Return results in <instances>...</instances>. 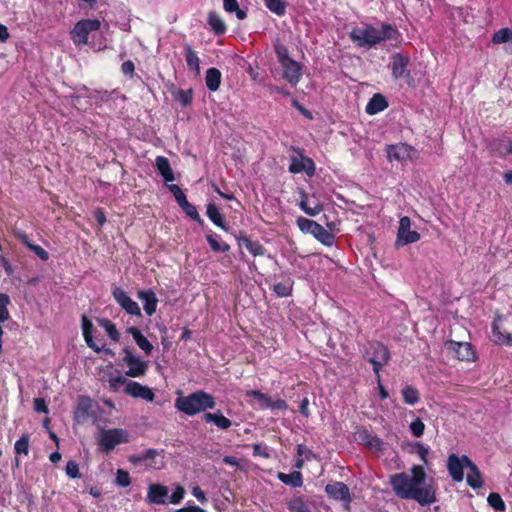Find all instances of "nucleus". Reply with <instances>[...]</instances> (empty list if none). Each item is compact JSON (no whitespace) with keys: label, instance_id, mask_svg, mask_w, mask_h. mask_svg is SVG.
Listing matches in <instances>:
<instances>
[{"label":"nucleus","instance_id":"obj_1","mask_svg":"<svg viewBox=\"0 0 512 512\" xmlns=\"http://www.w3.org/2000/svg\"><path fill=\"white\" fill-rule=\"evenodd\" d=\"M389 483L394 493L401 499H412L421 506H430L437 501L436 488L431 480L422 484L405 472L390 475Z\"/></svg>","mask_w":512,"mask_h":512},{"label":"nucleus","instance_id":"obj_2","mask_svg":"<svg viewBox=\"0 0 512 512\" xmlns=\"http://www.w3.org/2000/svg\"><path fill=\"white\" fill-rule=\"evenodd\" d=\"M350 38L360 47L371 48L386 40L398 43L400 33L396 27L389 24H382L379 29L371 25H364L353 28L350 32Z\"/></svg>","mask_w":512,"mask_h":512},{"label":"nucleus","instance_id":"obj_3","mask_svg":"<svg viewBox=\"0 0 512 512\" xmlns=\"http://www.w3.org/2000/svg\"><path fill=\"white\" fill-rule=\"evenodd\" d=\"M216 401L213 395L198 390L187 396H179L175 400V408L187 416H194L200 412L213 409Z\"/></svg>","mask_w":512,"mask_h":512},{"label":"nucleus","instance_id":"obj_4","mask_svg":"<svg viewBox=\"0 0 512 512\" xmlns=\"http://www.w3.org/2000/svg\"><path fill=\"white\" fill-rule=\"evenodd\" d=\"M364 358L373 365V371L375 375H378L382 367L388 364L390 352L383 343L373 341L366 350Z\"/></svg>","mask_w":512,"mask_h":512},{"label":"nucleus","instance_id":"obj_5","mask_svg":"<svg viewBox=\"0 0 512 512\" xmlns=\"http://www.w3.org/2000/svg\"><path fill=\"white\" fill-rule=\"evenodd\" d=\"M127 442H129L127 431L120 428H114L102 431L98 445L102 451L108 453L117 445Z\"/></svg>","mask_w":512,"mask_h":512},{"label":"nucleus","instance_id":"obj_6","mask_svg":"<svg viewBox=\"0 0 512 512\" xmlns=\"http://www.w3.org/2000/svg\"><path fill=\"white\" fill-rule=\"evenodd\" d=\"M128 461L135 466L145 463L146 467L149 469L159 470L165 466L164 457L160 456L159 451L154 448H149L141 453L130 455Z\"/></svg>","mask_w":512,"mask_h":512},{"label":"nucleus","instance_id":"obj_7","mask_svg":"<svg viewBox=\"0 0 512 512\" xmlns=\"http://www.w3.org/2000/svg\"><path fill=\"white\" fill-rule=\"evenodd\" d=\"M101 26L98 19H84L78 21L71 31V38L76 45H85L91 32L97 31Z\"/></svg>","mask_w":512,"mask_h":512},{"label":"nucleus","instance_id":"obj_8","mask_svg":"<svg viewBox=\"0 0 512 512\" xmlns=\"http://www.w3.org/2000/svg\"><path fill=\"white\" fill-rule=\"evenodd\" d=\"M387 158L390 162H407L413 161L418 158L419 153L417 149L406 143H397L388 145L386 148Z\"/></svg>","mask_w":512,"mask_h":512},{"label":"nucleus","instance_id":"obj_9","mask_svg":"<svg viewBox=\"0 0 512 512\" xmlns=\"http://www.w3.org/2000/svg\"><path fill=\"white\" fill-rule=\"evenodd\" d=\"M390 59L389 68L391 69L392 77L396 80L405 78L407 83L411 84L413 78L408 70L410 58L407 55L395 53L391 55Z\"/></svg>","mask_w":512,"mask_h":512},{"label":"nucleus","instance_id":"obj_10","mask_svg":"<svg viewBox=\"0 0 512 512\" xmlns=\"http://www.w3.org/2000/svg\"><path fill=\"white\" fill-rule=\"evenodd\" d=\"M123 353V363L128 367L126 375L132 378L144 376L148 369L147 362L135 356L129 347H125Z\"/></svg>","mask_w":512,"mask_h":512},{"label":"nucleus","instance_id":"obj_11","mask_svg":"<svg viewBox=\"0 0 512 512\" xmlns=\"http://www.w3.org/2000/svg\"><path fill=\"white\" fill-rule=\"evenodd\" d=\"M288 170L293 174L305 172L311 177L315 174L316 168L312 159L304 156L300 151H296V154L290 158Z\"/></svg>","mask_w":512,"mask_h":512},{"label":"nucleus","instance_id":"obj_12","mask_svg":"<svg viewBox=\"0 0 512 512\" xmlns=\"http://www.w3.org/2000/svg\"><path fill=\"white\" fill-rule=\"evenodd\" d=\"M420 235L417 231L411 230V220L408 216L400 218L398 233H397V245H407L418 241Z\"/></svg>","mask_w":512,"mask_h":512},{"label":"nucleus","instance_id":"obj_13","mask_svg":"<svg viewBox=\"0 0 512 512\" xmlns=\"http://www.w3.org/2000/svg\"><path fill=\"white\" fill-rule=\"evenodd\" d=\"M465 458L469 457L466 455H462L461 457H459L454 453L448 456L447 470L449 475L455 482H461L464 478V468H468V464L465 461Z\"/></svg>","mask_w":512,"mask_h":512},{"label":"nucleus","instance_id":"obj_14","mask_svg":"<svg viewBox=\"0 0 512 512\" xmlns=\"http://www.w3.org/2000/svg\"><path fill=\"white\" fill-rule=\"evenodd\" d=\"M283 78L293 87L301 80L303 74V66L294 59L280 65Z\"/></svg>","mask_w":512,"mask_h":512},{"label":"nucleus","instance_id":"obj_15","mask_svg":"<svg viewBox=\"0 0 512 512\" xmlns=\"http://www.w3.org/2000/svg\"><path fill=\"white\" fill-rule=\"evenodd\" d=\"M116 302L130 315L141 316L139 305L123 289L116 287L113 290Z\"/></svg>","mask_w":512,"mask_h":512},{"label":"nucleus","instance_id":"obj_16","mask_svg":"<svg viewBox=\"0 0 512 512\" xmlns=\"http://www.w3.org/2000/svg\"><path fill=\"white\" fill-rule=\"evenodd\" d=\"M446 346L447 349L453 351L457 359L461 361H473L475 359L476 353L472 344L469 342L449 341Z\"/></svg>","mask_w":512,"mask_h":512},{"label":"nucleus","instance_id":"obj_17","mask_svg":"<svg viewBox=\"0 0 512 512\" xmlns=\"http://www.w3.org/2000/svg\"><path fill=\"white\" fill-rule=\"evenodd\" d=\"M325 492L330 498L336 501L351 502L350 490L344 482L338 481L327 484L325 486Z\"/></svg>","mask_w":512,"mask_h":512},{"label":"nucleus","instance_id":"obj_18","mask_svg":"<svg viewBox=\"0 0 512 512\" xmlns=\"http://www.w3.org/2000/svg\"><path fill=\"white\" fill-rule=\"evenodd\" d=\"M124 392L133 398H141L150 402L155 398L152 389L135 381H129L124 387Z\"/></svg>","mask_w":512,"mask_h":512},{"label":"nucleus","instance_id":"obj_19","mask_svg":"<svg viewBox=\"0 0 512 512\" xmlns=\"http://www.w3.org/2000/svg\"><path fill=\"white\" fill-rule=\"evenodd\" d=\"M501 316L497 315L491 325L492 329V340L497 345L512 346V335L507 331L500 329L499 321Z\"/></svg>","mask_w":512,"mask_h":512},{"label":"nucleus","instance_id":"obj_20","mask_svg":"<svg viewBox=\"0 0 512 512\" xmlns=\"http://www.w3.org/2000/svg\"><path fill=\"white\" fill-rule=\"evenodd\" d=\"M168 492V488L162 484H151L148 487L147 499L153 504H165Z\"/></svg>","mask_w":512,"mask_h":512},{"label":"nucleus","instance_id":"obj_21","mask_svg":"<svg viewBox=\"0 0 512 512\" xmlns=\"http://www.w3.org/2000/svg\"><path fill=\"white\" fill-rule=\"evenodd\" d=\"M202 421L205 423H213L220 430H227L232 426V421L225 417L221 410L216 412H205L202 416Z\"/></svg>","mask_w":512,"mask_h":512},{"label":"nucleus","instance_id":"obj_22","mask_svg":"<svg viewBox=\"0 0 512 512\" xmlns=\"http://www.w3.org/2000/svg\"><path fill=\"white\" fill-rule=\"evenodd\" d=\"M468 464L469 473L467 474V484L473 489H480L483 487L484 482L482 480L481 472L477 465L472 462L470 458H465Z\"/></svg>","mask_w":512,"mask_h":512},{"label":"nucleus","instance_id":"obj_23","mask_svg":"<svg viewBox=\"0 0 512 512\" xmlns=\"http://www.w3.org/2000/svg\"><path fill=\"white\" fill-rule=\"evenodd\" d=\"M81 326H82L83 337H84V340H85L87 346L90 347L91 349H93L96 353H100L102 351V348L99 347L94 342L93 337H92V331L94 328L93 323L86 315H82Z\"/></svg>","mask_w":512,"mask_h":512},{"label":"nucleus","instance_id":"obj_24","mask_svg":"<svg viewBox=\"0 0 512 512\" xmlns=\"http://www.w3.org/2000/svg\"><path fill=\"white\" fill-rule=\"evenodd\" d=\"M127 333L132 335L134 341L146 355H150L153 351V345L148 339L142 334V332L135 326L127 328Z\"/></svg>","mask_w":512,"mask_h":512},{"label":"nucleus","instance_id":"obj_25","mask_svg":"<svg viewBox=\"0 0 512 512\" xmlns=\"http://www.w3.org/2000/svg\"><path fill=\"white\" fill-rule=\"evenodd\" d=\"M490 149L500 157L512 155V140L509 138L493 140L490 143Z\"/></svg>","mask_w":512,"mask_h":512},{"label":"nucleus","instance_id":"obj_26","mask_svg":"<svg viewBox=\"0 0 512 512\" xmlns=\"http://www.w3.org/2000/svg\"><path fill=\"white\" fill-rule=\"evenodd\" d=\"M388 107V102L381 94H374L366 105V113L375 115Z\"/></svg>","mask_w":512,"mask_h":512},{"label":"nucleus","instance_id":"obj_27","mask_svg":"<svg viewBox=\"0 0 512 512\" xmlns=\"http://www.w3.org/2000/svg\"><path fill=\"white\" fill-rule=\"evenodd\" d=\"M157 171L163 177L165 182L174 181V173L171 169L169 160L164 156H158L155 161Z\"/></svg>","mask_w":512,"mask_h":512},{"label":"nucleus","instance_id":"obj_28","mask_svg":"<svg viewBox=\"0 0 512 512\" xmlns=\"http://www.w3.org/2000/svg\"><path fill=\"white\" fill-rule=\"evenodd\" d=\"M277 478L285 485L299 488L303 485V476L300 471H293L289 474L279 472Z\"/></svg>","mask_w":512,"mask_h":512},{"label":"nucleus","instance_id":"obj_29","mask_svg":"<svg viewBox=\"0 0 512 512\" xmlns=\"http://www.w3.org/2000/svg\"><path fill=\"white\" fill-rule=\"evenodd\" d=\"M140 298L143 300L144 311L148 316H152L156 312L157 298L153 291L140 292Z\"/></svg>","mask_w":512,"mask_h":512},{"label":"nucleus","instance_id":"obj_30","mask_svg":"<svg viewBox=\"0 0 512 512\" xmlns=\"http://www.w3.org/2000/svg\"><path fill=\"white\" fill-rule=\"evenodd\" d=\"M300 208L309 216H316L318 215L323 207L322 205L317 201H311L306 197V195L303 193L301 201L299 203Z\"/></svg>","mask_w":512,"mask_h":512},{"label":"nucleus","instance_id":"obj_31","mask_svg":"<svg viewBox=\"0 0 512 512\" xmlns=\"http://www.w3.org/2000/svg\"><path fill=\"white\" fill-rule=\"evenodd\" d=\"M185 59L189 70L198 75L200 73V60L197 53L188 44L185 45Z\"/></svg>","mask_w":512,"mask_h":512},{"label":"nucleus","instance_id":"obj_32","mask_svg":"<svg viewBox=\"0 0 512 512\" xmlns=\"http://www.w3.org/2000/svg\"><path fill=\"white\" fill-rule=\"evenodd\" d=\"M206 86L210 91L218 90L221 84V73L217 68H209L205 76Z\"/></svg>","mask_w":512,"mask_h":512},{"label":"nucleus","instance_id":"obj_33","mask_svg":"<svg viewBox=\"0 0 512 512\" xmlns=\"http://www.w3.org/2000/svg\"><path fill=\"white\" fill-rule=\"evenodd\" d=\"M359 436L365 445L376 450L381 451L383 449V441L376 435H372L368 430L360 431Z\"/></svg>","mask_w":512,"mask_h":512},{"label":"nucleus","instance_id":"obj_34","mask_svg":"<svg viewBox=\"0 0 512 512\" xmlns=\"http://www.w3.org/2000/svg\"><path fill=\"white\" fill-rule=\"evenodd\" d=\"M206 213H207L208 218L213 222V224H215L216 226H218L222 229H226L224 217H223L222 213L220 212L219 208L215 204L209 203L207 205Z\"/></svg>","mask_w":512,"mask_h":512},{"label":"nucleus","instance_id":"obj_35","mask_svg":"<svg viewBox=\"0 0 512 512\" xmlns=\"http://www.w3.org/2000/svg\"><path fill=\"white\" fill-rule=\"evenodd\" d=\"M208 24L211 30L217 35H222L226 32V25L216 12H210L208 14Z\"/></svg>","mask_w":512,"mask_h":512},{"label":"nucleus","instance_id":"obj_36","mask_svg":"<svg viewBox=\"0 0 512 512\" xmlns=\"http://www.w3.org/2000/svg\"><path fill=\"white\" fill-rule=\"evenodd\" d=\"M30 450V435L24 433L14 444V451L16 456H28Z\"/></svg>","mask_w":512,"mask_h":512},{"label":"nucleus","instance_id":"obj_37","mask_svg":"<svg viewBox=\"0 0 512 512\" xmlns=\"http://www.w3.org/2000/svg\"><path fill=\"white\" fill-rule=\"evenodd\" d=\"M293 280L287 278L283 282H279L273 285V291L278 297H288L293 291Z\"/></svg>","mask_w":512,"mask_h":512},{"label":"nucleus","instance_id":"obj_38","mask_svg":"<svg viewBox=\"0 0 512 512\" xmlns=\"http://www.w3.org/2000/svg\"><path fill=\"white\" fill-rule=\"evenodd\" d=\"M411 447L410 453L417 454L422 461L423 465L428 464V455L430 453V448L425 446L422 442H414L409 445Z\"/></svg>","mask_w":512,"mask_h":512},{"label":"nucleus","instance_id":"obj_39","mask_svg":"<svg viewBox=\"0 0 512 512\" xmlns=\"http://www.w3.org/2000/svg\"><path fill=\"white\" fill-rule=\"evenodd\" d=\"M16 236L29 249V251L34 253L36 256H47L45 250L42 247L33 244L25 233L18 232Z\"/></svg>","mask_w":512,"mask_h":512},{"label":"nucleus","instance_id":"obj_40","mask_svg":"<svg viewBox=\"0 0 512 512\" xmlns=\"http://www.w3.org/2000/svg\"><path fill=\"white\" fill-rule=\"evenodd\" d=\"M402 396L404 402L409 405H415L420 400L419 391L411 385H407L402 389Z\"/></svg>","mask_w":512,"mask_h":512},{"label":"nucleus","instance_id":"obj_41","mask_svg":"<svg viewBox=\"0 0 512 512\" xmlns=\"http://www.w3.org/2000/svg\"><path fill=\"white\" fill-rule=\"evenodd\" d=\"M239 246L241 248L247 249V251L254 256H258L262 253V247L259 243L253 242L246 236H243L239 239Z\"/></svg>","mask_w":512,"mask_h":512},{"label":"nucleus","instance_id":"obj_42","mask_svg":"<svg viewBox=\"0 0 512 512\" xmlns=\"http://www.w3.org/2000/svg\"><path fill=\"white\" fill-rule=\"evenodd\" d=\"M290 512H311L303 497H294L287 503Z\"/></svg>","mask_w":512,"mask_h":512},{"label":"nucleus","instance_id":"obj_43","mask_svg":"<svg viewBox=\"0 0 512 512\" xmlns=\"http://www.w3.org/2000/svg\"><path fill=\"white\" fill-rule=\"evenodd\" d=\"M312 235L325 245H331L334 241L333 235L320 224L316 226Z\"/></svg>","mask_w":512,"mask_h":512},{"label":"nucleus","instance_id":"obj_44","mask_svg":"<svg viewBox=\"0 0 512 512\" xmlns=\"http://www.w3.org/2000/svg\"><path fill=\"white\" fill-rule=\"evenodd\" d=\"M98 323L100 326H102L107 335L109 336V338L115 342H118L119 339H120V333L119 331L117 330L116 326L114 323H112L110 320L108 319H99L98 320Z\"/></svg>","mask_w":512,"mask_h":512},{"label":"nucleus","instance_id":"obj_45","mask_svg":"<svg viewBox=\"0 0 512 512\" xmlns=\"http://www.w3.org/2000/svg\"><path fill=\"white\" fill-rule=\"evenodd\" d=\"M491 41L497 45L512 41V30L507 27L501 28L493 34Z\"/></svg>","mask_w":512,"mask_h":512},{"label":"nucleus","instance_id":"obj_46","mask_svg":"<svg viewBox=\"0 0 512 512\" xmlns=\"http://www.w3.org/2000/svg\"><path fill=\"white\" fill-rule=\"evenodd\" d=\"M223 7L226 12L236 13V17L239 20H243L246 18V12L239 8L238 1L237 0H223Z\"/></svg>","mask_w":512,"mask_h":512},{"label":"nucleus","instance_id":"obj_47","mask_svg":"<svg viewBox=\"0 0 512 512\" xmlns=\"http://www.w3.org/2000/svg\"><path fill=\"white\" fill-rule=\"evenodd\" d=\"M266 7L278 16L285 13L286 4L283 0H264Z\"/></svg>","mask_w":512,"mask_h":512},{"label":"nucleus","instance_id":"obj_48","mask_svg":"<svg viewBox=\"0 0 512 512\" xmlns=\"http://www.w3.org/2000/svg\"><path fill=\"white\" fill-rule=\"evenodd\" d=\"M10 304V298L7 294L0 293V323H4L10 318L7 306Z\"/></svg>","mask_w":512,"mask_h":512},{"label":"nucleus","instance_id":"obj_49","mask_svg":"<svg viewBox=\"0 0 512 512\" xmlns=\"http://www.w3.org/2000/svg\"><path fill=\"white\" fill-rule=\"evenodd\" d=\"M487 502L496 511H504L506 509L502 497L496 492H492L488 495Z\"/></svg>","mask_w":512,"mask_h":512},{"label":"nucleus","instance_id":"obj_50","mask_svg":"<svg viewBox=\"0 0 512 512\" xmlns=\"http://www.w3.org/2000/svg\"><path fill=\"white\" fill-rule=\"evenodd\" d=\"M247 396L257 400L263 409H267V405H269L272 400L267 394L260 390H250L247 392Z\"/></svg>","mask_w":512,"mask_h":512},{"label":"nucleus","instance_id":"obj_51","mask_svg":"<svg viewBox=\"0 0 512 512\" xmlns=\"http://www.w3.org/2000/svg\"><path fill=\"white\" fill-rule=\"evenodd\" d=\"M179 206L183 209V211L193 220L200 222V215L194 205L187 201V198L184 201L179 203Z\"/></svg>","mask_w":512,"mask_h":512},{"label":"nucleus","instance_id":"obj_52","mask_svg":"<svg viewBox=\"0 0 512 512\" xmlns=\"http://www.w3.org/2000/svg\"><path fill=\"white\" fill-rule=\"evenodd\" d=\"M297 225L302 232L312 234L318 223L304 217H299L297 219Z\"/></svg>","mask_w":512,"mask_h":512},{"label":"nucleus","instance_id":"obj_53","mask_svg":"<svg viewBox=\"0 0 512 512\" xmlns=\"http://www.w3.org/2000/svg\"><path fill=\"white\" fill-rule=\"evenodd\" d=\"M411 476L415 478L418 482L422 484V486L426 483L427 474L424 468V465H413L410 469Z\"/></svg>","mask_w":512,"mask_h":512},{"label":"nucleus","instance_id":"obj_54","mask_svg":"<svg viewBox=\"0 0 512 512\" xmlns=\"http://www.w3.org/2000/svg\"><path fill=\"white\" fill-rule=\"evenodd\" d=\"M129 381L122 375H118V376H111L109 377L108 379V383H109V388L111 391L113 392H117L119 391L120 387L122 385H125L128 383Z\"/></svg>","mask_w":512,"mask_h":512},{"label":"nucleus","instance_id":"obj_55","mask_svg":"<svg viewBox=\"0 0 512 512\" xmlns=\"http://www.w3.org/2000/svg\"><path fill=\"white\" fill-rule=\"evenodd\" d=\"M66 475L71 479H76L81 477V473L79 470V465L74 460H69L65 467Z\"/></svg>","mask_w":512,"mask_h":512},{"label":"nucleus","instance_id":"obj_56","mask_svg":"<svg viewBox=\"0 0 512 512\" xmlns=\"http://www.w3.org/2000/svg\"><path fill=\"white\" fill-rule=\"evenodd\" d=\"M424 430L425 424L420 418H416L410 423V431L414 437H421L424 434Z\"/></svg>","mask_w":512,"mask_h":512},{"label":"nucleus","instance_id":"obj_57","mask_svg":"<svg viewBox=\"0 0 512 512\" xmlns=\"http://www.w3.org/2000/svg\"><path fill=\"white\" fill-rule=\"evenodd\" d=\"M116 484L120 487H128L131 484V478L128 471L118 469L116 473Z\"/></svg>","mask_w":512,"mask_h":512},{"label":"nucleus","instance_id":"obj_58","mask_svg":"<svg viewBox=\"0 0 512 512\" xmlns=\"http://www.w3.org/2000/svg\"><path fill=\"white\" fill-rule=\"evenodd\" d=\"M275 53L280 65L292 60V58L289 56V51L287 47H285L284 45H277L275 47Z\"/></svg>","mask_w":512,"mask_h":512},{"label":"nucleus","instance_id":"obj_59","mask_svg":"<svg viewBox=\"0 0 512 512\" xmlns=\"http://www.w3.org/2000/svg\"><path fill=\"white\" fill-rule=\"evenodd\" d=\"M176 99L182 103L184 106L191 103L193 99L192 90H180L176 95Z\"/></svg>","mask_w":512,"mask_h":512},{"label":"nucleus","instance_id":"obj_60","mask_svg":"<svg viewBox=\"0 0 512 512\" xmlns=\"http://www.w3.org/2000/svg\"><path fill=\"white\" fill-rule=\"evenodd\" d=\"M185 494V490L182 486H177L176 489L173 491L172 495L170 496V503L172 504H179Z\"/></svg>","mask_w":512,"mask_h":512},{"label":"nucleus","instance_id":"obj_61","mask_svg":"<svg viewBox=\"0 0 512 512\" xmlns=\"http://www.w3.org/2000/svg\"><path fill=\"white\" fill-rule=\"evenodd\" d=\"M169 190L174 195L177 203L184 201L186 199V195L184 194L183 190L176 184L169 185Z\"/></svg>","mask_w":512,"mask_h":512},{"label":"nucleus","instance_id":"obj_62","mask_svg":"<svg viewBox=\"0 0 512 512\" xmlns=\"http://www.w3.org/2000/svg\"><path fill=\"white\" fill-rule=\"evenodd\" d=\"M34 410L39 413H48V406L44 398H35L34 399Z\"/></svg>","mask_w":512,"mask_h":512},{"label":"nucleus","instance_id":"obj_63","mask_svg":"<svg viewBox=\"0 0 512 512\" xmlns=\"http://www.w3.org/2000/svg\"><path fill=\"white\" fill-rule=\"evenodd\" d=\"M267 409L271 410H286L287 403L283 399L271 400L270 404L267 405Z\"/></svg>","mask_w":512,"mask_h":512},{"label":"nucleus","instance_id":"obj_64","mask_svg":"<svg viewBox=\"0 0 512 512\" xmlns=\"http://www.w3.org/2000/svg\"><path fill=\"white\" fill-rule=\"evenodd\" d=\"M135 66L131 60L125 61L121 66V71L124 75L132 77L134 74Z\"/></svg>","mask_w":512,"mask_h":512}]
</instances>
